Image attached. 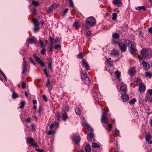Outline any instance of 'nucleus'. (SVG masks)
Here are the masks:
<instances>
[{
    "label": "nucleus",
    "instance_id": "15",
    "mask_svg": "<svg viewBox=\"0 0 152 152\" xmlns=\"http://www.w3.org/2000/svg\"><path fill=\"white\" fill-rule=\"evenodd\" d=\"M27 41L30 44L35 43L37 42V39L35 37L27 39Z\"/></svg>",
    "mask_w": 152,
    "mask_h": 152
},
{
    "label": "nucleus",
    "instance_id": "22",
    "mask_svg": "<svg viewBox=\"0 0 152 152\" xmlns=\"http://www.w3.org/2000/svg\"><path fill=\"white\" fill-rule=\"evenodd\" d=\"M75 113L77 115H80L81 113V111L80 110V109L78 107H76L75 109Z\"/></svg>",
    "mask_w": 152,
    "mask_h": 152
},
{
    "label": "nucleus",
    "instance_id": "60",
    "mask_svg": "<svg viewBox=\"0 0 152 152\" xmlns=\"http://www.w3.org/2000/svg\"><path fill=\"white\" fill-rule=\"evenodd\" d=\"M150 98V96H145V99L146 101H148Z\"/></svg>",
    "mask_w": 152,
    "mask_h": 152
},
{
    "label": "nucleus",
    "instance_id": "4",
    "mask_svg": "<svg viewBox=\"0 0 152 152\" xmlns=\"http://www.w3.org/2000/svg\"><path fill=\"white\" fill-rule=\"evenodd\" d=\"M27 65V62L26 61L23 59V61L22 63V66L23 67V71L22 73L23 74L26 73V72L27 69L26 66Z\"/></svg>",
    "mask_w": 152,
    "mask_h": 152
},
{
    "label": "nucleus",
    "instance_id": "46",
    "mask_svg": "<svg viewBox=\"0 0 152 152\" xmlns=\"http://www.w3.org/2000/svg\"><path fill=\"white\" fill-rule=\"evenodd\" d=\"M32 4L35 6H38L39 5V3L38 2L36 1H33L32 2Z\"/></svg>",
    "mask_w": 152,
    "mask_h": 152
},
{
    "label": "nucleus",
    "instance_id": "32",
    "mask_svg": "<svg viewBox=\"0 0 152 152\" xmlns=\"http://www.w3.org/2000/svg\"><path fill=\"white\" fill-rule=\"evenodd\" d=\"M129 99V96L126 93H124V102L127 101Z\"/></svg>",
    "mask_w": 152,
    "mask_h": 152
},
{
    "label": "nucleus",
    "instance_id": "6",
    "mask_svg": "<svg viewBox=\"0 0 152 152\" xmlns=\"http://www.w3.org/2000/svg\"><path fill=\"white\" fill-rule=\"evenodd\" d=\"M142 64L143 65V66L145 70H147L149 69L150 66L149 64L148 63L143 61L142 62Z\"/></svg>",
    "mask_w": 152,
    "mask_h": 152
},
{
    "label": "nucleus",
    "instance_id": "45",
    "mask_svg": "<svg viewBox=\"0 0 152 152\" xmlns=\"http://www.w3.org/2000/svg\"><path fill=\"white\" fill-rule=\"evenodd\" d=\"M69 3V5L70 7H73L74 6V3H73V2L72 1V0H68Z\"/></svg>",
    "mask_w": 152,
    "mask_h": 152
},
{
    "label": "nucleus",
    "instance_id": "58",
    "mask_svg": "<svg viewBox=\"0 0 152 152\" xmlns=\"http://www.w3.org/2000/svg\"><path fill=\"white\" fill-rule=\"evenodd\" d=\"M48 88L49 92L50 93V91L52 89V86H50L48 87Z\"/></svg>",
    "mask_w": 152,
    "mask_h": 152
},
{
    "label": "nucleus",
    "instance_id": "35",
    "mask_svg": "<svg viewBox=\"0 0 152 152\" xmlns=\"http://www.w3.org/2000/svg\"><path fill=\"white\" fill-rule=\"evenodd\" d=\"M135 8V10H138H138H146L144 6H139L137 7H136Z\"/></svg>",
    "mask_w": 152,
    "mask_h": 152
},
{
    "label": "nucleus",
    "instance_id": "33",
    "mask_svg": "<svg viewBox=\"0 0 152 152\" xmlns=\"http://www.w3.org/2000/svg\"><path fill=\"white\" fill-rule=\"evenodd\" d=\"M136 101L137 100L135 98H133L129 102V103L130 105H132L134 104Z\"/></svg>",
    "mask_w": 152,
    "mask_h": 152
},
{
    "label": "nucleus",
    "instance_id": "53",
    "mask_svg": "<svg viewBox=\"0 0 152 152\" xmlns=\"http://www.w3.org/2000/svg\"><path fill=\"white\" fill-rule=\"evenodd\" d=\"M61 48V46L60 45H59V44L56 45L54 46V48H55V49L56 50L58 48Z\"/></svg>",
    "mask_w": 152,
    "mask_h": 152
},
{
    "label": "nucleus",
    "instance_id": "40",
    "mask_svg": "<svg viewBox=\"0 0 152 152\" xmlns=\"http://www.w3.org/2000/svg\"><path fill=\"white\" fill-rule=\"evenodd\" d=\"M57 124L56 122H54L53 123L51 124L49 127L50 128V129H52L54 127L55 125H56Z\"/></svg>",
    "mask_w": 152,
    "mask_h": 152
},
{
    "label": "nucleus",
    "instance_id": "36",
    "mask_svg": "<svg viewBox=\"0 0 152 152\" xmlns=\"http://www.w3.org/2000/svg\"><path fill=\"white\" fill-rule=\"evenodd\" d=\"M91 81L90 78H88L87 80H86V83L89 86L91 85Z\"/></svg>",
    "mask_w": 152,
    "mask_h": 152
},
{
    "label": "nucleus",
    "instance_id": "56",
    "mask_svg": "<svg viewBox=\"0 0 152 152\" xmlns=\"http://www.w3.org/2000/svg\"><path fill=\"white\" fill-rule=\"evenodd\" d=\"M42 97L43 99L45 100V102L47 101V97L45 95H42Z\"/></svg>",
    "mask_w": 152,
    "mask_h": 152
},
{
    "label": "nucleus",
    "instance_id": "16",
    "mask_svg": "<svg viewBox=\"0 0 152 152\" xmlns=\"http://www.w3.org/2000/svg\"><path fill=\"white\" fill-rule=\"evenodd\" d=\"M83 64L85 66L87 70L89 69V67L87 62L84 59H83L82 61Z\"/></svg>",
    "mask_w": 152,
    "mask_h": 152
},
{
    "label": "nucleus",
    "instance_id": "29",
    "mask_svg": "<svg viewBox=\"0 0 152 152\" xmlns=\"http://www.w3.org/2000/svg\"><path fill=\"white\" fill-rule=\"evenodd\" d=\"M86 152H90L91 151L90 146L89 145H87L85 148Z\"/></svg>",
    "mask_w": 152,
    "mask_h": 152
},
{
    "label": "nucleus",
    "instance_id": "44",
    "mask_svg": "<svg viewBox=\"0 0 152 152\" xmlns=\"http://www.w3.org/2000/svg\"><path fill=\"white\" fill-rule=\"evenodd\" d=\"M117 18V14L116 13H113V14L112 19L113 20H115Z\"/></svg>",
    "mask_w": 152,
    "mask_h": 152
},
{
    "label": "nucleus",
    "instance_id": "1",
    "mask_svg": "<svg viewBox=\"0 0 152 152\" xmlns=\"http://www.w3.org/2000/svg\"><path fill=\"white\" fill-rule=\"evenodd\" d=\"M107 113L106 112L104 109H103V114L102 116L101 121L104 123L106 124L108 122V120L106 116Z\"/></svg>",
    "mask_w": 152,
    "mask_h": 152
},
{
    "label": "nucleus",
    "instance_id": "25",
    "mask_svg": "<svg viewBox=\"0 0 152 152\" xmlns=\"http://www.w3.org/2000/svg\"><path fill=\"white\" fill-rule=\"evenodd\" d=\"M81 77L83 79H85L87 77V74L84 71H82V74L81 75Z\"/></svg>",
    "mask_w": 152,
    "mask_h": 152
},
{
    "label": "nucleus",
    "instance_id": "64",
    "mask_svg": "<svg viewBox=\"0 0 152 152\" xmlns=\"http://www.w3.org/2000/svg\"><path fill=\"white\" fill-rule=\"evenodd\" d=\"M31 12L34 13L35 15H36L37 12V10H33Z\"/></svg>",
    "mask_w": 152,
    "mask_h": 152
},
{
    "label": "nucleus",
    "instance_id": "21",
    "mask_svg": "<svg viewBox=\"0 0 152 152\" xmlns=\"http://www.w3.org/2000/svg\"><path fill=\"white\" fill-rule=\"evenodd\" d=\"M48 61H49L48 64V67L49 69H50V70H52V68L51 67L52 66V59L51 58H49L48 59Z\"/></svg>",
    "mask_w": 152,
    "mask_h": 152
},
{
    "label": "nucleus",
    "instance_id": "55",
    "mask_svg": "<svg viewBox=\"0 0 152 152\" xmlns=\"http://www.w3.org/2000/svg\"><path fill=\"white\" fill-rule=\"evenodd\" d=\"M121 86H120V90L119 91V92L120 91H124V86L123 84H121Z\"/></svg>",
    "mask_w": 152,
    "mask_h": 152
},
{
    "label": "nucleus",
    "instance_id": "62",
    "mask_svg": "<svg viewBox=\"0 0 152 152\" xmlns=\"http://www.w3.org/2000/svg\"><path fill=\"white\" fill-rule=\"evenodd\" d=\"M29 61L33 64L35 65V64H34L33 61V60L31 58H29Z\"/></svg>",
    "mask_w": 152,
    "mask_h": 152
},
{
    "label": "nucleus",
    "instance_id": "31",
    "mask_svg": "<svg viewBox=\"0 0 152 152\" xmlns=\"http://www.w3.org/2000/svg\"><path fill=\"white\" fill-rule=\"evenodd\" d=\"M65 113V111H64V110H63L62 112V113L63 115V120H64V121H65L66 120V119L67 117V115Z\"/></svg>",
    "mask_w": 152,
    "mask_h": 152
},
{
    "label": "nucleus",
    "instance_id": "7",
    "mask_svg": "<svg viewBox=\"0 0 152 152\" xmlns=\"http://www.w3.org/2000/svg\"><path fill=\"white\" fill-rule=\"evenodd\" d=\"M34 58L36 61L42 67H45V64L42 61L40 58L36 56H34Z\"/></svg>",
    "mask_w": 152,
    "mask_h": 152
},
{
    "label": "nucleus",
    "instance_id": "57",
    "mask_svg": "<svg viewBox=\"0 0 152 152\" xmlns=\"http://www.w3.org/2000/svg\"><path fill=\"white\" fill-rule=\"evenodd\" d=\"M35 150L39 152H44V150L42 149L36 148Z\"/></svg>",
    "mask_w": 152,
    "mask_h": 152
},
{
    "label": "nucleus",
    "instance_id": "28",
    "mask_svg": "<svg viewBox=\"0 0 152 152\" xmlns=\"http://www.w3.org/2000/svg\"><path fill=\"white\" fill-rule=\"evenodd\" d=\"M87 129L89 131V132H90V133H93V129L90 126L87 125Z\"/></svg>",
    "mask_w": 152,
    "mask_h": 152
},
{
    "label": "nucleus",
    "instance_id": "17",
    "mask_svg": "<svg viewBox=\"0 0 152 152\" xmlns=\"http://www.w3.org/2000/svg\"><path fill=\"white\" fill-rule=\"evenodd\" d=\"M59 6V4H53L50 7L48 10H53L57 8Z\"/></svg>",
    "mask_w": 152,
    "mask_h": 152
},
{
    "label": "nucleus",
    "instance_id": "14",
    "mask_svg": "<svg viewBox=\"0 0 152 152\" xmlns=\"http://www.w3.org/2000/svg\"><path fill=\"white\" fill-rule=\"evenodd\" d=\"M112 2L114 5L119 6L122 4V2L121 0H113Z\"/></svg>",
    "mask_w": 152,
    "mask_h": 152
},
{
    "label": "nucleus",
    "instance_id": "12",
    "mask_svg": "<svg viewBox=\"0 0 152 152\" xmlns=\"http://www.w3.org/2000/svg\"><path fill=\"white\" fill-rule=\"evenodd\" d=\"M129 48H130V52L132 54H133L137 52L135 46L132 45V47Z\"/></svg>",
    "mask_w": 152,
    "mask_h": 152
},
{
    "label": "nucleus",
    "instance_id": "24",
    "mask_svg": "<svg viewBox=\"0 0 152 152\" xmlns=\"http://www.w3.org/2000/svg\"><path fill=\"white\" fill-rule=\"evenodd\" d=\"M145 75L146 77L151 78L152 76V72H146Z\"/></svg>",
    "mask_w": 152,
    "mask_h": 152
},
{
    "label": "nucleus",
    "instance_id": "23",
    "mask_svg": "<svg viewBox=\"0 0 152 152\" xmlns=\"http://www.w3.org/2000/svg\"><path fill=\"white\" fill-rule=\"evenodd\" d=\"M114 75L117 78H119L121 75V72L117 70L114 72Z\"/></svg>",
    "mask_w": 152,
    "mask_h": 152
},
{
    "label": "nucleus",
    "instance_id": "20",
    "mask_svg": "<svg viewBox=\"0 0 152 152\" xmlns=\"http://www.w3.org/2000/svg\"><path fill=\"white\" fill-rule=\"evenodd\" d=\"M146 141L149 144H151L152 143V140L151 136H147L145 138Z\"/></svg>",
    "mask_w": 152,
    "mask_h": 152
},
{
    "label": "nucleus",
    "instance_id": "38",
    "mask_svg": "<svg viewBox=\"0 0 152 152\" xmlns=\"http://www.w3.org/2000/svg\"><path fill=\"white\" fill-rule=\"evenodd\" d=\"M33 21L34 26L38 25V21L35 18H34L33 20Z\"/></svg>",
    "mask_w": 152,
    "mask_h": 152
},
{
    "label": "nucleus",
    "instance_id": "26",
    "mask_svg": "<svg viewBox=\"0 0 152 152\" xmlns=\"http://www.w3.org/2000/svg\"><path fill=\"white\" fill-rule=\"evenodd\" d=\"M112 37L114 39H117L119 37V35L118 33H115L113 34Z\"/></svg>",
    "mask_w": 152,
    "mask_h": 152
},
{
    "label": "nucleus",
    "instance_id": "13",
    "mask_svg": "<svg viewBox=\"0 0 152 152\" xmlns=\"http://www.w3.org/2000/svg\"><path fill=\"white\" fill-rule=\"evenodd\" d=\"M114 44H116L118 45L122 51H124V43L122 42H119L118 43L117 42H115L114 40H113Z\"/></svg>",
    "mask_w": 152,
    "mask_h": 152
},
{
    "label": "nucleus",
    "instance_id": "54",
    "mask_svg": "<svg viewBox=\"0 0 152 152\" xmlns=\"http://www.w3.org/2000/svg\"><path fill=\"white\" fill-rule=\"evenodd\" d=\"M50 86V81L48 79L47 82V86L48 87Z\"/></svg>",
    "mask_w": 152,
    "mask_h": 152
},
{
    "label": "nucleus",
    "instance_id": "37",
    "mask_svg": "<svg viewBox=\"0 0 152 152\" xmlns=\"http://www.w3.org/2000/svg\"><path fill=\"white\" fill-rule=\"evenodd\" d=\"M12 97L13 98L15 99L18 97V95L17 94L15 93L14 92H12Z\"/></svg>",
    "mask_w": 152,
    "mask_h": 152
},
{
    "label": "nucleus",
    "instance_id": "34",
    "mask_svg": "<svg viewBox=\"0 0 152 152\" xmlns=\"http://www.w3.org/2000/svg\"><path fill=\"white\" fill-rule=\"evenodd\" d=\"M92 147L94 148H98L100 147V146L96 143L94 142L92 143Z\"/></svg>",
    "mask_w": 152,
    "mask_h": 152
},
{
    "label": "nucleus",
    "instance_id": "5",
    "mask_svg": "<svg viewBox=\"0 0 152 152\" xmlns=\"http://www.w3.org/2000/svg\"><path fill=\"white\" fill-rule=\"evenodd\" d=\"M141 54L143 57L146 58L148 55V50L142 49L141 51Z\"/></svg>",
    "mask_w": 152,
    "mask_h": 152
},
{
    "label": "nucleus",
    "instance_id": "48",
    "mask_svg": "<svg viewBox=\"0 0 152 152\" xmlns=\"http://www.w3.org/2000/svg\"><path fill=\"white\" fill-rule=\"evenodd\" d=\"M39 30V28L38 27V25L34 26V30L35 31L37 32Z\"/></svg>",
    "mask_w": 152,
    "mask_h": 152
},
{
    "label": "nucleus",
    "instance_id": "50",
    "mask_svg": "<svg viewBox=\"0 0 152 152\" xmlns=\"http://www.w3.org/2000/svg\"><path fill=\"white\" fill-rule=\"evenodd\" d=\"M22 87L23 88H25L26 87V84L25 82L23 81L22 84Z\"/></svg>",
    "mask_w": 152,
    "mask_h": 152
},
{
    "label": "nucleus",
    "instance_id": "9",
    "mask_svg": "<svg viewBox=\"0 0 152 152\" xmlns=\"http://www.w3.org/2000/svg\"><path fill=\"white\" fill-rule=\"evenodd\" d=\"M146 87L145 85L144 84H140L139 85V91L140 93H142L145 90Z\"/></svg>",
    "mask_w": 152,
    "mask_h": 152
},
{
    "label": "nucleus",
    "instance_id": "3",
    "mask_svg": "<svg viewBox=\"0 0 152 152\" xmlns=\"http://www.w3.org/2000/svg\"><path fill=\"white\" fill-rule=\"evenodd\" d=\"M34 140L32 138H28L26 139V142L28 144H31L35 147H39V145L34 142Z\"/></svg>",
    "mask_w": 152,
    "mask_h": 152
},
{
    "label": "nucleus",
    "instance_id": "19",
    "mask_svg": "<svg viewBox=\"0 0 152 152\" xmlns=\"http://www.w3.org/2000/svg\"><path fill=\"white\" fill-rule=\"evenodd\" d=\"M111 59V58L107 59L106 62L108 65L110 66H113V62L112 61L110 60Z\"/></svg>",
    "mask_w": 152,
    "mask_h": 152
},
{
    "label": "nucleus",
    "instance_id": "8",
    "mask_svg": "<svg viewBox=\"0 0 152 152\" xmlns=\"http://www.w3.org/2000/svg\"><path fill=\"white\" fill-rule=\"evenodd\" d=\"M94 138V135L93 133H90L87 135V140L89 142H91Z\"/></svg>",
    "mask_w": 152,
    "mask_h": 152
},
{
    "label": "nucleus",
    "instance_id": "42",
    "mask_svg": "<svg viewBox=\"0 0 152 152\" xmlns=\"http://www.w3.org/2000/svg\"><path fill=\"white\" fill-rule=\"evenodd\" d=\"M77 57L78 58H82L84 56V55L82 53H80L77 56Z\"/></svg>",
    "mask_w": 152,
    "mask_h": 152
},
{
    "label": "nucleus",
    "instance_id": "11",
    "mask_svg": "<svg viewBox=\"0 0 152 152\" xmlns=\"http://www.w3.org/2000/svg\"><path fill=\"white\" fill-rule=\"evenodd\" d=\"M80 138L79 136H73V140L74 141L75 144H78L80 141Z\"/></svg>",
    "mask_w": 152,
    "mask_h": 152
},
{
    "label": "nucleus",
    "instance_id": "49",
    "mask_svg": "<svg viewBox=\"0 0 152 152\" xmlns=\"http://www.w3.org/2000/svg\"><path fill=\"white\" fill-rule=\"evenodd\" d=\"M43 72L46 75V76L47 77H48V75L46 69H43Z\"/></svg>",
    "mask_w": 152,
    "mask_h": 152
},
{
    "label": "nucleus",
    "instance_id": "39",
    "mask_svg": "<svg viewBox=\"0 0 152 152\" xmlns=\"http://www.w3.org/2000/svg\"><path fill=\"white\" fill-rule=\"evenodd\" d=\"M112 127V124H109L107 125V127L106 128V129L107 131H110L111 130Z\"/></svg>",
    "mask_w": 152,
    "mask_h": 152
},
{
    "label": "nucleus",
    "instance_id": "43",
    "mask_svg": "<svg viewBox=\"0 0 152 152\" xmlns=\"http://www.w3.org/2000/svg\"><path fill=\"white\" fill-rule=\"evenodd\" d=\"M25 104V102L23 101H22L21 103V105L20 108L21 109L23 108Z\"/></svg>",
    "mask_w": 152,
    "mask_h": 152
},
{
    "label": "nucleus",
    "instance_id": "47",
    "mask_svg": "<svg viewBox=\"0 0 152 152\" xmlns=\"http://www.w3.org/2000/svg\"><path fill=\"white\" fill-rule=\"evenodd\" d=\"M65 111V110L66 111H69V108L67 106H65L63 107V110Z\"/></svg>",
    "mask_w": 152,
    "mask_h": 152
},
{
    "label": "nucleus",
    "instance_id": "63",
    "mask_svg": "<svg viewBox=\"0 0 152 152\" xmlns=\"http://www.w3.org/2000/svg\"><path fill=\"white\" fill-rule=\"evenodd\" d=\"M148 92L149 93V95H152V89H151L148 90Z\"/></svg>",
    "mask_w": 152,
    "mask_h": 152
},
{
    "label": "nucleus",
    "instance_id": "10",
    "mask_svg": "<svg viewBox=\"0 0 152 152\" xmlns=\"http://www.w3.org/2000/svg\"><path fill=\"white\" fill-rule=\"evenodd\" d=\"M136 72L134 68H130L128 71L129 74L131 76H133L135 74Z\"/></svg>",
    "mask_w": 152,
    "mask_h": 152
},
{
    "label": "nucleus",
    "instance_id": "52",
    "mask_svg": "<svg viewBox=\"0 0 152 152\" xmlns=\"http://www.w3.org/2000/svg\"><path fill=\"white\" fill-rule=\"evenodd\" d=\"M53 131H52V129H51V130L50 131L48 132L47 134L48 135H51L52 134H53Z\"/></svg>",
    "mask_w": 152,
    "mask_h": 152
},
{
    "label": "nucleus",
    "instance_id": "18",
    "mask_svg": "<svg viewBox=\"0 0 152 152\" xmlns=\"http://www.w3.org/2000/svg\"><path fill=\"white\" fill-rule=\"evenodd\" d=\"M124 43H125L126 46H127L129 48L130 47H132V45L131 42L128 40H126Z\"/></svg>",
    "mask_w": 152,
    "mask_h": 152
},
{
    "label": "nucleus",
    "instance_id": "27",
    "mask_svg": "<svg viewBox=\"0 0 152 152\" xmlns=\"http://www.w3.org/2000/svg\"><path fill=\"white\" fill-rule=\"evenodd\" d=\"M136 82L140 85V84H142V80L139 77H137L135 80Z\"/></svg>",
    "mask_w": 152,
    "mask_h": 152
},
{
    "label": "nucleus",
    "instance_id": "41",
    "mask_svg": "<svg viewBox=\"0 0 152 152\" xmlns=\"http://www.w3.org/2000/svg\"><path fill=\"white\" fill-rule=\"evenodd\" d=\"M80 24L77 22H75L73 25L74 26L75 28L76 29L77 28L80 26Z\"/></svg>",
    "mask_w": 152,
    "mask_h": 152
},
{
    "label": "nucleus",
    "instance_id": "59",
    "mask_svg": "<svg viewBox=\"0 0 152 152\" xmlns=\"http://www.w3.org/2000/svg\"><path fill=\"white\" fill-rule=\"evenodd\" d=\"M49 38L50 40V43L51 44V45H53V39L52 37L50 36V37Z\"/></svg>",
    "mask_w": 152,
    "mask_h": 152
},
{
    "label": "nucleus",
    "instance_id": "61",
    "mask_svg": "<svg viewBox=\"0 0 152 152\" xmlns=\"http://www.w3.org/2000/svg\"><path fill=\"white\" fill-rule=\"evenodd\" d=\"M45 48H43L41 51V53L42 54H45Z\"/></svg>",
    "mask_w": 152,
    "mask_h": 152
},
{
    "label": "nucleus",
    "instance_id": "51",
    "mask_svg": "<svg viewBox=\"0 0 152 152\" xmlns=\"http://www.w3.org/2000/svg\"><path fill=\"white\" fill-rule=\"evenodd\" d=\"M39 42L41 47L43 48L45 46V45H43V42L41 40H39Z\"/></svg>",
    "mask_w": 152,
    "mask_h": 152
},
{
    "label": "nucleus",
    "instance_id": "30",
    "mask_svg": "<svg viewBox=\"0 0 152 152\" xmlns=\"http://www.w3.org/2000/svg\"><path fill=\"white\" fill-rule=\"evenodd\" d=\"M111 54L113 55H116L118 54V52L117 50H114L111 52Z\"/></svg>",
    "mask_w": 152,
    "mask_h": 152
},
{
    "label": "nucleus",
    "instance_id": "2",
    "mask_svg": "<svg viewBox=\"0 0 152 152\" xmlns=\"http://www.w3.org/2000/svg\"><path fill=\"white\" fill-rule=\"evenodd\" d=\"M86 22L91 26H94L96 23V20L92 17H90L87 18Z\"/></svg>",
    "mask_w": 152,
    "mask_h": 152
}]
</instances>
